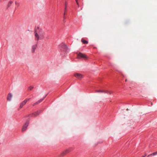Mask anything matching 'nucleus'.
<instances>
[{"label":"nucleus","mask_w":157,"mask_h":157,"mask_svg":"<svg viewBox=\"0 0 157 157\" xmlns=\"http://www.w3.org/2000/svg\"><path fill=\"white\" fill-rule=\"evenodd\" d=\"M13 3V2L12 1H10V2L9 3L8 5V7H10V5H11V4L12 3Z\"/></svg>","instance_id":"2eb2a0df"},{"label":"nucleus","mask_w":157,"mask_h":157,"mask_svg":"<svg viewBox=\"0 0 157 157\" xmlns=\"http://www.w3.org/2000/svg\"><path fill=\"white\" fill-rule=\"evenodd\" d=\"M37 104H37V102H36V103H34L33 104V106H35V105H37Z\"/></svg>","instance_id":"412c9836"},{"label":"nucleus","mask_w":157,"mask_h":157,"mask_svg":"<svg viewBox=\"0 0 157 157\" xmlns=\"http://www.w3.org/2000/svg\"><path fill=\"white\" fill-rule=\"evenodd\" d=\"M37 44H36L34 45H33L32 46V53H34L35 52V50L36 48H37Z\"/></svg>","instance_id":"423d86ee"},{"label":"nucleus","mask_w":157,"mask_h":157,"mask_svg":"<svg viewBox=\"0 0 157 157\" xmlns=\"http://www.w3.org/2000/svg\"><path fill=\"white\" fill-rule=\"evenodd\" d=\"M75 76L79 79H81L83 78V76L79 73H76L74 75Z\"/></svg>","instance_id":"20e7f679"},{"label":"nucleus","mask_w":157,"mask_h":157,"mask_svg":"<svg viewBox=\"0 0 157 157\" xmlns=\"http://www.w3.org/2000/svg\"><path fill=\"white\" fill-rule=\"evenodd\" d=\"M148 157L147 156V157Z\"/></svg>","instance_id":"a878e982"},{"label":"nucleus","mask_w":157,"mask_h":157,"mask_svg":"<svg viewBox=\"0 0 157 157\" xmlns=\"http://www.w3.org/2000/svg\"><path fill=\"white\" fill-rule=\"evenodd\" d=\"M75 1H76V3L78 5V7H79V3H78V0H75Z\"/></svg>","instance_id":"a211bd4d"},{"label":"nucleus","mask_w":157,"mask_h":157,"mask_svg":"<svg viewBox=\"0 0 157 157\" xmlns=\"http://www.w3.org/2000/svg\"><path fill=\"white\" fill-rule=\"evenodd\" d=\"M64 19L63 20V21L64 22H65V19H66V18L65 19L64 17Z\"/></svg>","instance_id":"5701e85b"},{"label":"nucleus","mask_w":157,"mask_h":157,"mask_svg":"<svg viewBox=\"0 0 157 157\" xmlns=\"http://www.w3.org/2000/svg\"><path fill=\"white\" fill-rule=\"evenodd\" d=\"M12 97V94L11 93H9L8 94L7 97V100L8 101H10L11 99V98Z\"/></svg>","instance_id":"6e6552de"},{"label":"nucleus","mask_w":157,"mask_h":157,"mask_svg":"<svg viewBox=\"0 0 157 157\" xmlns=\"http://www.w3.org/2000/svg\"><path fill=\"white\" fill-rule=\"evenodd\" d=\"M146 155H145V156H142L141 157H145V156H146Z\"/></svg>","instance_id":"393cba45"},{"label":"nucleus","mask_w":157,"mask_h":157,"mask_svg":"<svg viewBox=\"0 0 157 157\" xmlns=\"http://www.w3.org/2000/svg\"><path fill=\"white\" fill-rule=\"evenodd\" d=\"M81 41L83 44H87L88 43L87 41L85 40L82 38V39Z\"/></svg>","instance_id":"9b49d317"},{"label":"nucleus","mask_w":157,"mask_h":157,"mask_svg":"<svg viewBox=\"0 0 157 157\" xmlns=\"http://www.w3.org/2000/svg\"><path fill=\"white\" fill-rule=\"evenodd\" d=\"M29 124V121H27L25 124L23 125L22 129V132H23L25 131L27 129V128Z\"/></svg>","instance_id":"f03ea898"},{"label":"nucleus","mask_w":157,"mask_h":157,"mask_svg":"<svg viewBox=\"0 0 157 157\" xmlns=\"http://www.w3.org/2000/svg\"><path fill=\"white\" fill-rule=\"evenodd\" d=\"M69 152V151L68 150H67L61 154L62 156H63L65 155L67 153H68Z\"/></svg>","instance_id":"9d476101"},{"label":"nucleus","mask_w":157,"mask_h":157,"mask_svg":"<svg viewBox=\"0 0 157 157\" xmlns=\"http://www.w3.org/2000/svg\"><path fill=\"white\" fill-rule=\"evenodd\" d=\"M15 4H16L17 5H18V6H19V3H17V2H15Z\"/></svg>","instance_id":"4be33fe9"},{"label":"nucleus","mask_w":157,"mask_h":157,"mask_svg":"<svg viewBox=\"0 0 157 157\" xmlns=\"http://www.w3.org/2000/svg\"><path fill=\"white\" fill-rule=\"evenodd\" d=\"M35 36L36 40H43L44 37V33L43 30L37 27L35 28Z\"/></svg>","instance_id":"f257e3e1"},{"label":"nucleus","mask_w":157,"mask_h":157,"mask_svg":"<svg viewBox=\"0 0 157 157\" xmlns=\"http://www.w3.org/2000/svg\"><path fill=\"white\" fill-rule=\"evenodd\" d=\"M150 156H152V155H150H150H148L147 157H150Z\"/></svg>","instance_id":"b1692460"},{"label":"nucleus","mask_w":157,"mask_h":157,"mask_svg":"<svg viewBox=\"0 0 157 157\" xmlns=\"http://www.w3.org/2000/svg\"><path fill=\"white\" fill-rule=\"evenodd\" d=\"M62 44V46H63V47H62L63 48H65V49L67 48V45H66L64 44Z\"/></svg>","instance_id":"f8f14e48"},{"label":"nucleus","mask_w":157,"mask_h":157,"mask_svg":"<svg viewBox=\"0 0 157 157\" xmlns=\"http://www.w3.org/2000/svg\"><path fill=\"white\" fill-rule=\"evenodd\" d=\"M98 92H105L104 91H103L102 90H98L97 91Z\"/></svg>","instance_id":"6ab92c4d"},{"label":"nucleus","mask_w":157,"mask_h":157,"mask_svg":"<svg viewBox=\"0 0 157 157\" xmlns=\"http://www.w3.org/2000/svg\"><path fill=\"white\" fill-rule=\"evenodd\" d=\"M33 88V86H29V88L28 90H32Z\"/></svg>","instance_id":"f3484780"},{"label":"nucleus","mask_w":157,"mask_h":157,"mask_svg":"<svg viewBox=\"0 0 157 157\" xmlns=\"http://www.w3.org/2000/svg\"><path fill=\"white\" fill-rule=\"evenodd\" d=\"M66 11H67V5H66V3H65V8H64V13H63V15H64L63 17L65 19V15L66 13Z\"/></svg>","instance_id":"1a4fd4ad"},{"label":"nucleus","mask_w":157,"mask_h":157,"mask_svg":"<svg viewBox=\"0 0 157 157\" xmlns=\"http://www.w3.org/2000/svg\"><path fill=\"white\" fill-rule=\"evenodd\" d=\"M157 155V151L155 152L152 154H150V155H152V156H154Z\"/></svg>","instance_id":"4468645a"},{"label":"nucleus","mask_w":157,"mask_h":157,"mask_svg":"<svg viewBox=\"0 0 157 157\" xmlns=\"http://www.w3.org/2000/svg\"><path fill=\"white\" fill-rule=\"evenodd\" d=\"M44 100V99L43 98H42V99H40V100H38V101H37V104H38L40 103Z\"/></svg>","instance_id":"ddd939ff"},{"label":"nucleus","mask_w":157,"mask_h":157,"mask_svg":"<svg viewBox=\"0 0 157 157\" xmlns=\"http://www.w3.org/2000/svg\"><path fill=\"white\" fill-rule=\"evenodd\" d=\"M41 112V111H37V112L33 113L32 114L29 115V116L35 117L39 114Z\"/></svg>","instance_id":"39448f33"},{"label":"nucleus","mask_w":157,"mask_h":157,"mask_svg":"<svg viewBox=\"0 0 157 157\" xmlns=\"http://www.w3.org/2000/svg\"><path fill=\"white\" fill-rule=\"evenodd\" d=\"M31 99V98H26L25 99L24 101L27 103V102L29 101Z\"/></svg>","instance_id":"dca6fc26"},{"label":"nucleus","mask_w":157,"mask_h":157,"mask_svg":"<svg viewBox=\"0 0 157 157\" xmlns=\"http://www.w3.org/2000/svg\"><path fill=\"white\" fill-rule=\"evenodd\" d=\"M48 93L47 94L44 96L43 98L44 99V98L46 97L48 95Z\"/></svg>","instance_id":"aec40b11"},{"label":"nucleus","mask_w":157,"mask_h":157,"mask_svg":"<svg viewBox=\"0 0 157 157\" xmlns=\"http://www.w3.org/2000/svg\"><path fill=\"white\" fill-rule=\"evenodd\" d=\"M77 58H86V55L81 53H79L78 55Z\"/></svg>","instance_id":"7ed1b4c3"},{"label":"nucleus","mask_w":157,"mask_h":157,"mask_svg":"<svg viewBox=\"0 0 157 157\" xmlns=\"http://www.w3.org/2000/svg\"><path fill=\"white\" fill-rule=\"evenodd\" d=\"M27 103L24 100L22 101L20 104L19 108L20 109H21Z\"/></svg>","instance_id":"0eeeda50"}]
</instances>
